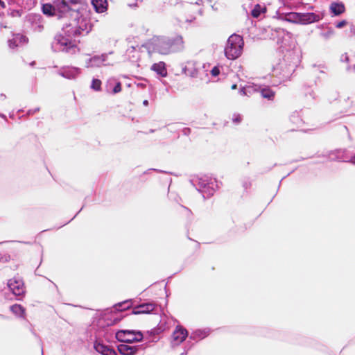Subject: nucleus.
<instances>
[{"label": "nucleus", "mask_w": 355, "mask_h": 355, "mask_svg": "<svg viewBox=\"0 0 355 355\" xmlns=\"http://www.w3.org/2000/svg\"><path fill=\"white\" fill-rule=\"evenodd\" d=\"M80 3L81 0H53L42 4V12L47 17L60 19L70 15L74 17L69 24L63 26L62 33L55 35L51 44L53 51L75 53L77 49L76 38L87 35L92 31L90 20L84 14L87 12L85 6L82 5L76 9L71 8V6Z\"/></svg>", "instance_id": "nucleus-1"}, {"label": "nucleus", "mask_w": 355, "mask_h": 355, "mask_svg": "<svg viewBox=\"0 0 355 355\" xmlns=\"http://www.w3.org/2000/svg\"><path fill=\"white\" fill-rule=\"evenodd\" d=\"M150 55L153 53L167 55L171 53L182 51L184 48V42L182 36L175 37H155L143 46Z\"/></svg>", "instance_id": "nucleus-2"}, {"label": "nucleus", "mask_w": 355, "mask_h": 355, "mask_svg": "<svg viewBox=\"0 0 355 355\" xmlns=\"http://www.w3.org/2000/svg\"><path fill=\"white\" fill-rule=\"evenodd\" d=\"M191 182L205 199L212 196L218 187L217 180L207 175L193 178Z\"/></svg>", "instance_id": "nucleus-3"}, {"label": "nucleus", "mask_w": 355, "mask_h": 355, "mask_svg": "<svg viewBox=\"0 0 355 355\" xmlns=\"http://www.w3.org/2000/svg\"><path fill=\"white\" fill-rule=\"evenodd\" d=\"M244 46L243 39L241 36L232 34L227 40L225 48V55L229 60H235L242 53Z\"/></svg>", "instance_id": "nucleus-4"}, {"label": "nucleus", "mask_w": 355, "mask_h": 355, "mask_svg": "<svg viewBox=\"0 0 355 355\" xmlns=\"http://www.w3.org/2000/svg\"><path fill=\"white\" fill-rule=\"evenodd\" d=\"M116 338L124 344L139 342L143 340V334L140 331L135 330H119L116 332Z\"/></svg>", "instance_id": "nucleus-5"}, {"label": "nucleus", "mask_w": 355, "mask_h": 355, "mask_svg": "<svg viewBox=\"0 0 355 355\" xmlns=\"http://www.w3.org/2000/svg\"><path fill=\"white\" fill-rule=\"evenodd\" d=\"M295 66V64H287L284 59L274 67V72L282 75L283 79H286L294 72Z\"/></svg>", "instance_id": "nucleus-6"}, {"label": "nucleus", "mask_w": 355, "mask_h": 355, "mask_svg": "<svg viewBox=\"0 0 355 355\" xmlns=\"http://www.w3.org/2000/svg\"><path fill=\"white\" fill-rule=\"evenodd\" d=\"M8 287L16 296H22L25 293L24 282L20 278L15 277L8 280Z\"/></svg>", "instance_id": "nucleus-7"}, {"label": "nucleus", "mask_w": 355, "mask_h": 355, "mask_svg": "<svg viewBox=\"0 0 355 355\" xmlns=\"http://www.w3.org/2000/svg\"><path fill=\"white\" fill-rule=\"evenodd\" d=\"M203 3L202 0H197L195 2H187L184 4L185 8L189 11L191 12L192 14L191 15V18H187L186 21L187 22H191L196 19V15L202 14V4Z\"/></svg>", "instance_id": "nucleus-8"}, {"label": "nucleus", "mask_w": 355, "mask_h": 355, "mask_svg": "<svg viewBox=\"0 0 355 355\" xmlns=\"http://www.w3.org/2000/svg\"><path fill=\"white\" fill-rule=\"evenodd\" d=\"M352 157L346 149H336L329 153L328 157L331 161L352 162Z\"/></svg>", "instance_id": "nucleus-9"}, {"label": "nucleus", "mask_w": 355, "mask_h": 355, "mask_svg": "<svg viewBox=\"0 0 355 355\" xmlns=\"http://www.w3.org/2000/svg\"><path fill=\"white\" fill-rule=\"evenodd\" d=\"M28 22L32 25V28L35 32H42L44 30V19L40 15L31 14L27 17Z\"/></svg>", "instance_id": "nucleus-10"}, {"label": "nucleus", "mask_w": 355, "mask_h": 355, "mask_svg": "<svg viewBox=\"0 0 355 355\" xmlns=\"http://www.w3.org/2000/svg\"><path fill=\"white\" fill-rule=\"evenodd\" d=\"M323 15L320 13L315 12H300V21L301 24H309L314 22H318L322 19Z\"/></svg>", "instance_id": "nucleus-11"}, {"label": "nucleus", "mask_w": 355, "mask_h": 355, "mask_svg": "<svg viewBox=\"0 0 355 355\" xmlns=\"http://www.w3.org/2000/svg\"><path fill=\"white\" fill-rule=\"evenodd\" d=\"M199 68L194 61H188L182 67V72L191 78H196L198 75Z\"/></svg>", "instance_id": "nucleus-12"}, {"label": "nucleus", "mask_w": 355, "mask_h": 355, "mask_svg": "<svg viewBox=\"0 0 355 355\" xmlns=\"http://www.w3.org/2000/svg\"><path fill=\"white\" fill-rule=\"evenodd\" d=\"M143 345L130 346L121 343L117 346V349L121 355H135L140 349H144Z\"/></svg>", "instance_id": "nucleus-13"}, {"label": "nucleus", "mask_w": 355, "mask_h": 355, "mask_svg": "<svg viewBox=\"0 0 355 355\" xmlns=\"http://www.w3.org/2000/svg\"><path fill=\"white\" fill-rule=\"evenodd\" d=\"M107 58V54L103 53L101 55H94L86 62L85 67L87 68L100 67L103 65V62L106 61Z\"/></svg>", "instance_id": "nucleus-14"}, {"label": "nucleus", "mask_w": 355, "mask_h": 355, "mask_svg": "<svg viewBox=\"0 0 355 355\" xmlns=\"http://www.w3.org/2000/svg\"><path fill=\"white\" fill-rule=\"evenodd\" d=\"M156 307V304L154 302H148L141 304L134 308L132 313L135 315L150 313Z\"/></svg>", "instance_id": "nucleus-15"}, {"label": "nucleus", "mask_w": 355, "mask_h": 355, "mask_svg": "<svg viewBox=\"0 0 355 355\" xmlns=\"http://www.w3.org/2000/svg\"><path fill=\"white\" fill-rule=\"evenodd\" d=\"M80 73V69L78 67H66L62 68L58 74L67 79H74Z\"/></svg>", "instance_id": "nucleus-16"}, {"label": "nucleus", "mask_w": 355, "mask_h": 355, "mask_svg": "<svg viewBox=\"0 0 355 355\" xmlns=\"http://www.w3.org/2000/svg\"><path fill=\"white\" fill-rule=\"evenodd\" d=\"M28 41V39L26 36L17 33L13 35V37L12 39H10L8 40V46L10 49H15L16 47H18L19 46L24 45L26 44Z\"/></svg>", "instance_id": "nucleus-17"}, {"label": "nucleus", "mask_w": 355, "mask_h": 355, "mask_svg": "<svg viewBox=\"0 0 355 355\" xmlns=\"http://www.w3.org/2000/svg\"><path fill=\"white\" fill-rule=\"evenodd\" d=\"M187 336V330L182 327L178 326L173 333V343H175L176 345H179L186 339ZM173 345H175V343Z\"/></svg>", "instance_id": "nucleus-18"}, {"label": "nucleus", "mask_w": 355, "mask_h": 355, "mask_svg": "<svg viewBox=\"0 0 355 355\" xmlns=\"http://www.w3.org/2000/svg\"><path fill=\"white\" fill-rule=\"evenodd\" d=\"M91 4L95 12L98 14L105 13L108 9L107 0H91Z\"/></svg>", "instance_id": "nucleus-19"}, {"label": "nucleus", "mask_w": 355, "mask_h": 355, "mask_svg": "<svg viewBox=\"0 0 355 355\" xmlns=\"http://www.w3.org/2000/svg\"><path fill=\"white\" fill-rule=\"evenodd\" d=\"M94 347L95 350L102 355H118L116 352L112 347L105 345L101 343H94Z\"/></svg>", "instance_id": "nucleus-20"}, {"label": "nucleus", "mask_w": 355, "mask_h": 355, "mask_svg": "<svg viewBox=\"0 0 355 355\" xmlns=\"http://www.w3.org/2000/svg\"><path fill=\"white\" fill-rule=\"evenodd\" d=\"M150 69L155 71L157 75L161 77H166L167 76V69L166 67V64L164 62H159L157 63H154Z\"/></svg>", "instance_id": "nucleus-21"}, {"label": "nucleus", "mask_w": 355, "mask_h": 355, "mask_svg": "<svg viewBox=\"0 0 355 355\" xmlns=\"http://www.w3.org/2000/svg\"><path fill=\"white\" fill-rule=\"evenodd\" d=\"M210 331L209 329H197L191 334L189 338L191 340H200L206 338L210 334Z\"/></svg>", "instance_id": "nucleus-22"}, {"label": "nucleus", "mask_w": 355, "mask_h": 355, "mask_svg": "<svg viewBox=\"0 0 355 355\" xmlns=\"http://www.w3.org/2000/svg\"><path fill=\"white\" fill-rule=\"evenodd\" d=\"M288 33L280 28H275L271 34V38L274 40H277V44L284 43V37L288 35Z\"/></svg>", "instance_id": "nucleus-23"}, {"label": "nucleus", "mask_w": 355, "mask_h": 355, "mask_svg": "<svg viewBox=\"0 0 355 355\" xmlns=\"http://www.w3.org/2000/svg\"><path fill=\"white\" fill-rule=\"evenodd\" d=\"M260 94L261 96L266 98L268 101H273L275 96V92L273 91L270 87L268 86H264L262 87H260Z\"/></svg>", "instance_id": "nucleus-24"}, {"label": "nucleus", "mask_w": 355, "mask_h": 355, "mask_svg": "<svg viewBox=\"0 0 355 355\" xmlns=\"http://www.w3.org/2000/svg\"><path fill=\"white\" fill-rule=\"evenodd\" d=\"M330 10L334 15L338 16L343 13L345 8L343 3L334 2L331 4Z\"/></svg>", "instance_id": "nucleus-25"}, {"label": "nucleus", "mask_w": 355, "mask_h": 355, "mask_svg": "<svg viewBox=\"0 0 355 355\" xmlns=\"http://www.w3.org/2000/svg\"><path fill=\"white\" fill-rule=\"evenodd\" d=\"M10 311L17 316L24 318L25 309L20 304H13L10 307Z\"/></svg>", "instance_id": "nucleus-26"}, {"label": "nucleus", "mask_w": 355, "mask_h": 355, "mask_svg": "<svg viewBox=\"0 0 355 355\" xmlns=\"http://www.w3.org/2000/svg\"><path fill=\"white\" fill-rule=\"evenodd\" d=\"M266 12V7L265 5L257 4L254 6L251 11V15L253 17L257 18L259 17L261 13H264Z\"/></svg>", "instance_id": "nucleus-27"}, {"label": "nucleus", "mask_w": 355, "mask_h": 355, "mask_svg": "<svg viewBox=\"0 0 355 355\" xmlns=\"http://www.w3.org/2000/svg\"><path fill=\"white\" fill-rule=\"evenodd\" d=\"M131 306L132 300H128L115 304L114 308L118 311H123L124 310L128 309Z\"/></svg>", "instance_id": "nucleus-28"}, {"label": "nucleus", "mask_w": 355, "mask_h": 355, "mask_svg": "<svg viewBox=\"0 0 355 355\" xmlns=\"http://www.w3.org/2000/svg\"><path fill=\"white\" fill-rule=\"evenodd\" d=\"M300 12H290L286 16V19L288 21L293 23H299L300 21Z\"/></svg>", "instance_id": "nucleus-29"}, {"label": "nucleus", "mask_w": 355, "mask_h": 355, "mask_svg": "<svg viewBox=\"0 0 355 355\" xmlns=\"http://www.w3.org/2000/svg\"><path fill=\"white\" fill-rule=\"evenodd\" d=\"M91 88L95 91H100L101 89V81L99 79L93 78Z\"/></svg>", "instance_id": "nucleus-30"}, {"label": "nucleus", "mask_w": 355, "mask_h": 355, "mask_svg": "<svg viewBox=\"0 0 355 355\" xmlns=\"http://www.w3.org/2000/svg\"><path fill=\"white\" fill-rule=\"evenodd\" d=\"M22 14L21 10L10 9L8 12V15L12 17H20Z\"/></svg>", "instance_id": "nucleus-31"}, {"label": "nucleus", "mask_w": 355, "mask_h": 355, "mask_svg": "<svg viewBox=\"0 0 355 355\" xmlns=\"http://www.w3.org/2000/svg\"><path fill=\"white\" fill-rule=\"evenodd\" d=\"M333 35L334 30L332 28H328L327 31H324L320 33L321 37L325 40L329 39Z\"/></svg>", "instance_id": "nucleus-32"}, {"label": "nucleus", "mask_w": 355, "mask_h": 355, "mask_svg": "<svg viewBox=\"0 0 355 355\" xmlns=\"http://www.w3.org/2000/svg\"><path fill=\"white\" fill-rule=\"evenodd\" d=\"M252 183L249 178H246L243 181V187L245 191L250 188Z\"/></svg>", "instance_id": "nucleus-33"}, {"label": "nucleus", "mask_w": 355, "mask_h": 355, "mask_svg": "<svg viewBox=\"0 0 355 355\" xmlns=\"http://www.w3.org/2000/svg\"><path fill=\"white\" fill-rule=\"evenodd\" d=\"M121 90V84L120 82H117L112 89V92H113V94H116V93L120 92Z\"/></svg>", "instance_id": "nucleus-34"}, {"label": "nucleus", "mask_w": 355, "mask_h": 355, "mask_svg": "<svg viewBox=\"0 0 355 355\" xmlns=\"http://www.w3.org/2000/svg\"><path fill=\"white\" fill-rule=\"evenodd\" d=\"M242 120V117L240 114H234L233 115L232 121L234 123H239Z\"/></svg>", "instance_id": "nucleus-35"}, {"label": "nucleus", "mask_w": 355, "mask_h": 355, "mask_svg": "<svg viewBox=\"0 0 355 355\" xmlns=\"http://www.w3.org/2000/svg\"><path fill=\"white\" fill-rule=\"evenodd\" d=\"M211 75L214 76V77H216L217 76L219 75L220 73V69L218 67H214L211 70Z\"/></svg>", "instance_id": "nucleus-36"}, {"label": "nucleus", "mask_w": 355, "mask_h": 355, "mask_svg": "<svg viewBox=\"0 0 355 355\" xmlns=\"http://www.w3.org/2000/svg\"><path fill=\"white\" fill-rule=\"evenodd\" d=\"M347 24V21L345 20H342L336 24V27L338 28H341L344 27Z\"/></svg>", "instance_id": "nucleus-37"}, {"label": "nucleus", "mask_w": 355, "mask_h": 355, "mask_svg": "<svg viewBox=\"0 0 355 355\" xmlns=\"http://www.w3.org/2000/svg\"><path fill=\"white\" fill-rule=\"evenodd\" d=\"M191 132V130L189 128H184L182 130V134L185 136L189 135Z\"/></svg>", "instance_id": "nucleus-38"}, {"label": "nucleus", "mask_w": 355, "mask_h": 355, "mask_svg": "<svg viewBox=\"0 0 355 355\" xmlns=\"http://www.w3.org/2000/svg\"><path fill=\"white\" fill-rule=\"evenodd\" d=\"M331 97L329 98V101L330 103H331V101L334 100V99H336L338 96V94H337V92H332L331 94Z\"/></svg>", "instance_id": "nucleus-39"}, {"label": "nucleus", "mask_w": 355, "mask_h": 355, "mask_svg": "<svg viewBox=\"0 0 355 355\" xmlns=\"http://www.w3.org/2000/svg\"><path fill=\"white\" fill-rule=\"evenodd\" d=\"M135 51V46H132L129 47V48L127 49V51H126V53H127V55H128V56H130V54H131L132 53H134Z\"/></svg>", "instance_id": "nucleus-40"}, {"label": "nucleus", "mask_w": 355, "mask_h": 355, "mask_svg": "<svg viewBox=\"0 0 355 355\" xmlns=\"http://www.w3.org/2000/svg\"><path fill=\"white\" fill-rule=\"evenodd\" d=\"M40 110V107H37L34 110H29L28 112H27V114L28 115H32L33 114H35V112H38Z\"/></svg>", "instance_id": "nucleus-41"}, {"label": "nucleus", "mask_w": 355, "mask_h": 355, "mask_svg": "<svg viewBox=\"0 0 355 355\" xmlns=\"http://www.w3.org/2000/svg\"><path fill=\"white\" fill-rule=\"evenodd\" d=\"M9 257H7V256H3L2 254H0V262H5V261H8V258Z\"/></svg>", "instance_id": "nucleus-42"}, {"label": "nucleus", "mask_w": 355, "mask_h": 355, "mask_svg": "<svg viewBox=\"0 0 355 355\" xmlns=\"http://www.w3.org/2000/svg\"><path fill=\"white\" fill-rule=\"evenodd\" d=\"M239 94L241 95H243V96H245L246 95V89L245 87H241L240 89H239Z\"/></svg>", "instance_id": "nucleus-43"}, {"label": "nucleus", "mask_w": 355, "mask_h": 355, "mask_svg": "<svg viewBox=\"0 0 355 355\" xmlns=\"http://www.w3.org/2000/svg\"><path fill=\"white\" fill-rule=\"evenodd\" d=\"M350 33H351V35L355 34V26L352 24L350 26Z\"/></svg>", "instance_id": "nucleus-44"}, {"label": "nucleus", "mask_w": 355, "mask_h": 355, "mask_svg": "<svg viewBox=\"0 0 355 355\" xmlns=\"http://www.w3.org/2000/svg\"><path fill=\"white\" fill-rule=\"evenodd\" d=\"M0 8H6V3L3 0H0Z\"/></svg>", "instance_id": "nucleus-45"}, {"label": "nucleus", "mask_w": 355, "mask_h": 355, "mask_svg": "<svg viewBox=\"0 0 355 355\" xmlns=\"http://www.w3.org/2000/svg\"><path fill=\"white\" fill-rule=\"evenodd\" d=\"M309 95L313 98V99H315V93L313 91H311L309 93Z\"/></svg>", "instance_id": "nucleus-46"}, {"label": "nucleus", "mask_w": 355, "mask_h": 355, "mask_svg": "<svg viewBox=\"0 0 355 355\" xmlns=\"http://www.w3.org/2000/svg\"><path fill=\"white\" fill-rule=\"evenodd\" d=\"M291 120L294 122L295 120H298V116H295V115H293L291 118Z\"/></svg>", "instance_id": "nucleus-47"}, {"label": "nucleus", "mask_w": 355, "mask_h": 355, "mask_svg": "<svg viewBox=\"0 0 355 355\" xmlns=\"http://www.w3.org/2000/svg\"><path fill=\"white\" fill-rule=\"evenodd\" d=\"M148 103H148V100H144V101H143V105H144V106H148Z\"/></svg>", "instance_id": "nucleus-48"}, {"label": "nucleus", "mask_w": 355, "mask_h": 355, "mask_svg": "<svg viewBox=\"0 0 355 355\" xmlns=\"http://www.w3.org/2000/svg\"><path fill=\"white\" fill-rule=\"evenodd\" d=\"M0 98L4 100V99L6 98V96L5 94H0Z\"/></svg>", "instance_id": "nucleus-49"}, {"label": "nucleus", "mask_w": 355, "mask_h": 355, "mask_svg": "<svg viewBox=\"0 0 355 355\" xmlns=\"http://www.w3.org/2000/svg\"><path fill=\"white\" fill-rule=\"evenodd\" d=\"M120 320H121V319H120V318H117V317H116V318H114V323H116V322H118L119 321H120Z\"/></svg>", "instance_id": "nucleus-50"}, {"label": "nucleus", "mask_w": 355, "mask_h": 355, "mask_svg": "<svg viewBox=\"0 0 355 355\" xmlns=\"http://www.w3.org/2000/svg\"><path fill=\"white\" fill-rule=\"evenodd\" d=\"M231 88L232 89H236L237 88V85L236 84H234V85H232Z\"/></svg>", "instance_id": "nucleus-51"}, {"label": "nucleus", "mask_w": 355, "mask_h": 355, "mask_svg": "<svg viewBox=\"0 0 355 355\" xmlns=\"http://www.w3.org/2000/svg\"><path fill=\"white\" fill-rule=\"evenodd\" d=\"M352 163L355 164V155L352 157Z\"/></svg>", "instance_id": "nucleus-52"}, {"label": "nucleus", "mask_w": 355, "mask_h": 355, "mask_svg": "<svg viewBox=\"0 0 355 355\" xmlns=\"http://www.w3.org/2000/svg\"><path fill=\"white\" fill-rule=\"evenodd\" d=\"M186 354H187V351H185V350L181 353V355H186Z\"/></svg>", "instance_id": "nucleus-53"}, {"label": "nucleus", "mask_w": 355, "mask_h": 355, "mask_svg": "<svg viewBox=\"0 0 355 355\" xmlns=\"http://www.w3.org/2000/svg\"><path fill=\"white\" fill-rule=\"evenodd\" d=\"M1 116L2 118H6V116H5L4 114H1Z\"/></svg>", "instance_id": "nucleus-54"}, {"label": "nucleus", "mask_w": 355, "mask_h": 355, "mask_svg": "<svg viewBox=\"0 0 355 355\" xmlns=\"http://www.w3.org/2000/svg\"><path fill=\"white\" fill-rule=\"evenodd\" d=\"M3 15V13L2 12V15ZM0 16H1V14L0 13Z\"/></svg>", "instance_id": "nucleus-55"}]
</instances>
